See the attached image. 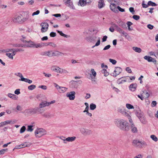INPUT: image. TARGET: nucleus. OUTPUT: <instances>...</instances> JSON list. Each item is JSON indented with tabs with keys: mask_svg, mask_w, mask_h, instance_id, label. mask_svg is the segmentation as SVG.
Instances as JSON below:
<instances>
[{
	"mask_svg": "<svg viewBox=\"0 0 158 158\" xmlns=\"http://www.w3.org/2000/svg\"><path fill=\"white\" fill-rule=\"evenodd\" d=\"M105 4L104 0H99L98 2V7L99 8L101 9L104 6Z\"/></svg>",
	"mask_w": 158,
	"mask_h": 158,
	"instance_id": "412c9836",
	"label": "nucleus"
},
{
	"mask_svg": "<svg viewBox=\"0 0 158 158\" xmlns=\"http://www.w3.org/2000/svg\"><path fill=\"white\" fill-rule=\"evenodd\" d=\"M117 8L118 10L120 11L121 12H123L125 11V10L124 9L122 8L119 6H117Z\"/></svg>",
	"mask_w": 158,
	"mask_h": 158,
	"instance_id": "0e129e2a",
	"label": "nucleus"
},
{
	"mask_svg": "<svg viewBox=\"0 0 158 158\" xmlns=\"http://www.w3.org/2000/svg\"><path fill=\"white\" fill-rule=\"evenodd\" d=\"M137 87V85L136 83L131 84L129 86L130 89L132 91H134L136 89Z\"/></svg>",
	"mask_w": 158,
	"mask_h": 158,
	"instance_id": "6ab92c4d",
	"label": "nucleus"
},
{
	"mask_svg": "<svg viewBox=\"0 0 158 158\" xmlns=\"http://www.w3.org/2000/svg\"><path fill=\"white\" fill-rule=\"evenodd\" d=\"M36 88V86L34 85H31L28 86V88L29 90H32Z\"/></svg>",
	"mask_w": 158,
	"mask_h": 158,
	"instance_id": "ea45409f",
	"label": "nucleus"
},
{
	"mask_svg": "<svg viewBox=\"0 0 158 158\" xmlns=\"http://www.w3.org/2000/svg\"><path fill=\"white\" fill-rule=\"evenodd\" d=\"M75 94L76 93L75 91H71L69 93H67L66 94V96L69 98V100H73L75 98Z\"/></svg>",
	"mask_w": 158,
	"mask_h": 158,
	"instance_id": "1a4fd4ad",
	"label": "nucleus"
},
{
	"mask_svg": "<svg viewBox=\"0 0 158 158\" xmlns=\"http://www.w3.org/2000/svg\"><path fill=\"white\" fill-rule=\"evenodd\" d=\"M82 81H71L69 82L70 86L72 88H77L79 84H81Z\"/></svg>",
	"mask_w": 158,
	"mask_h": 158,
	"instance_id": "0eeeda50",
	"label": "nucleus"
},
{
	"mask_svg": "<svg viewBox=\"0 0 158 158\" xmlns=\"http://www.w3.org/2000/svg\"><path fill=\"white\" fill-rule=\"evenodd\" d=\"M26 130V127L25 126H23L20 129V133H23Z\"/></svg>",
	"mask_w": 158,
	"mask_h": 158,
	"instance_id": "a18cd8bd",
	"label": "nucleus"
},
{
	"mask_svg": "<svg viewBox=\"0 0 158 158\" xmlns=\"http://www.w3.org/2000/svg\"><path fill=\"white\" fill-rule=\"evenodd\" d=\"M110 47V45L109 44L105 46L103 49V50H106L108 49Z\"/></svg>",
	"mask_w": 158,
	"mask_h": 158,
	"instance_id": "774afa93",
	"label": "nucleus"
},
{
	"mask_svg": "<svg viewBox=\"0 0 158 158\" xmlns=\"http://www.w3.org/2000/svg\"><path fill=\"white\" fill-rule=\"evenodd\" d=\"M123 114L124 116H127L128 117V119L130 122H132V120L131 118L130 114L127 112L126 110L124 112V114Z\"/></svg>",
	"mask_w": 158,
	"mask_h": 158,
	"instance_id": "b1692460",
	"label": "nucleus"
},
{
	"mask_svg": "<svg viewBox=\"0 0 158 158\" xmlns=\"http://www.w3.org/2000/svg\"><path fill=\"white\" fill-rule=\"evenodd\" d=\"M140 141L138 140H134L133 141V143L134 146L138 147L139 148L140 147Z\"/></svg>",
	"mask_w": 158,
	"mask_h": 158,
	"instance_id": "393cba45",
	"label": "nucleus"
},
{
	"mask_svg": "<svg viewBox=\"0 0 158 158\" xmlns=\"http://www.w3.org/2000/svg\"><path fill=\"white\" fill-rule=\"evenodd\" d=\"M129 11H130V12H131V13H132V14H134V13H135V10H134V8L132 7H130L129 8Z\"/></svg>",
	"mask_w": 158,
	"mask_h": 158,
	"instance_id": "e2e57ef3",
	"label": "nucleus"
},
{
	"mask_svg": "<svg viewBox=\"0 0 158 158\" xmlns=\"http://www.w3.org/2000/svg\"><path fill=\"white\" fill-rule=\"evenodd\" d=\"M122 69L119 67H116L115 68V70L113 73V76L114 77H116L118 75L122 72Z\"/></svg>",
	"mask_w": 158,
	"mask_h": 158,
	"instance_id": "9d476101",
	"label": "nucleus"
},
{
	"mask_svg": "<svg viewBox=\"0 0 158 158\" xmlns=\"http://www.w3.org/2000/svg\"><path fill=\"white\" fill-rule=\"evenodd\" d=\"M113 26L114 27H115L116 30L118 32H120L121 31V29L118 26L115 24H113Z\"/></svg>",
	"mask_w": 158,
	"mask_h": 158,
	"instance_id": "79ce46f5",
	"label": "nucleus"
},
{
	"mask_svg": "<svg viewBox=\"0 0 158 158\" xmlns=\"http://www.w3.org/2000/svg\"><path fill=\"white\" fill-rule=\"evenodd\" d=\"M89 107L90 110H93L96 108V106L95 104L91 103Z\"/></svg>",
	"mask_w": 158,
	"mask_h": 158,
	"instance_id": "4c0bfd02",
	"label": "nucleus"
},
{
	"mask_svg": "<svg viewBox=\"0 0 158 158\" xmlns=\"http://www.w3.org/2000/svg\"><path fill=\"white\" fill-rule=\"evenodd\" d=\"M55 86L60 93H64L67 90L68 88L60 86L56 83L54 84Z\"/></svg>",
	"mask_w": 158,
	"mask_h": 158,
	"instance_id": "39448f33",
	"label": "nucleus"
},
{
	"mask_svg": "<svg viewBox=\"0 0 158 158\" xmlns=\"http://www.w3.org/2000/svg\"><path fill=\"white\" fill-rule=\"evenodd\" d=\"M114 122L115 125L122 131H127L129 130L128 123L123 119L119 118L116 119Z\"/></svg>",
	"mask_w": 158,
	"mask_h": 158,
	"instance_id": "f257e3e1",
	"label": "nucleus"
},
{
	"mask_svg": "<svg viewBox=\"0 0 158 158\" xmlns=\"http://www.w3.org/2000/svg\"><path fill=\"white\" fill-rule=\"evenodd\" d=\"M151 138L155 141H157L158 140V139L157 137L154 135H152L151 136Z\"/></svg>",
	"mask_w": 158,
	"mask_h": 158,
	"instance_id": "49530a36",
	"label": "nucleus"
},
{
	"mask_svg": "<svg viewBox=\"0 0 158 158\" xmlns=\"http://www.w3.org/2000/svg\"><path fill=\"white\" fill-rule=\"evenodd\" d=\"M80 131L81 134L85 136L90 135L92 134V131L91 130L84 128H80Z\"/></svg>",
	"mask_w": 158,
	"mask_h": 158,
	"instance_id": "7ed1b4c3",
	"label": "nucleus"
},
{
	"mask_svg": "<svg viewBox=\"0 0 158 158\" xmlns=\"http://www.w3.org/2000/svg\"><path fill=\"white\" fill-rule=\"evenodd\" d=\"M144 59L147 60L149 62L152 61V57L150 56H146L144 57Z\"/></svg>",
	"mask_w": 158,
	"mask_h": 158,
	"instance_id": "2f4dec72",
	"label": "nucleus"
},
{
	"mask_svg": "<svg viewBox=\"0 0 158 158\" xmlns=\"http://www.w3.org/2000/svg\"><path fill=\"white\" fill-rule=\"evenodd\" d=\"M11 53H6V55L8 57V58L11 59L13 60V56L15 55V54L13 52V51H12Z\"/></svg>",
	"mask_w": 158,
	"mask_h": 158,
	"instance_id": "4be33fe9",
	"label": "nucleus"
},
{
	"mask_svg": "<svg viewBox=\"0 0 158 158\" xmlns=\"http://www.w3.org/2000/svg\"><path fill=\"white\" fill-rule=\"evenodd\" d=\"M56 50H55L54 51H51L52 52H51V57L53 56H56Z\"/></svg>",
	"mask_w": 158,
	"mask_h": 158,
	"instance_id": "69168bd1",
	"label": "nucleus"
},
{
	"mask_svg": "<svg viewBox=\"0 0 158 158\" xmlns=\"http://www.w3.org/2000/svg\"><path fill=\"white\" fill-rule=\"evenodd\" d=\"M126 110L123 108H119L118 110V111L122 114H123Z\"/></svg>",
	"mask_w": 158,
	"mask_h": 158,
	"instance_id": "58836bf2",
	"label": "nucleus"
},
{
	"mask_svg": "<svg viewBox=\"0 0 158 158\" xmlns=\"http://www.w3.org/2000/svg\"><path fill=\"white\" fill-rule=\"evenodd\" d=\"M100 43V38H98V40L97 42L96 43L95 45L92 47V48H94L96 46H99Z\"/></svg>",
	"mask_w": 158,
	"mask_h": 158,
	"instance_id": "09e8293b",
	"label": "nucleus"
},
{
	"mask_svg": "<svg viewBox=\"0 0 158 158\" xmlns=\"http://www.w3.org/2000/svg\"><path fill=\"white\" fill-rule=\"evenodd\" d=\"M125 37L128 40H131V37L129 36L127 33H126L124 35Z\"/></svg>",
	"mask_w": 158,
	"mask_h": 158,
	"instance_id": "de8ad7c7",
	"label": "nucleus"
},
{
	"mask_svg": "<svg viewBox=\"0 0 158 158\" xmlns=\"http://www.w3.org/2000/svg\"><path fill=\"white\" fill-rule=\"evenodd\" d=\"M29 18V15H27L25 18H22V21H21V23H22L28 19Z\"/></svg>",
	"mask_w": 158,
	"mask_h": 158,
	"instance_id": "c9c22d12",
	"label": "nucleus"
},
{
	"mask_svg": "<svg viewBox=\"0 0 158 158\" xmlns=\"http://www.w3.org/2000/svg\"><path fill=\"white\" fill-rule=\"evenodd\" d=\"M21 41L25 43V44L23 45L24 47H35V44L34 42L31 40L27 41L26 40H23L21 39Z\"/></svg>",
	"mask_w": 158,
	"mask_h": 158,
	"instance_id": "20e7f679",
	"label": "nucleus"
},
{
	"mask_svg": "<svg viewBox=\"0 0 158 158\" xmlns=\"http://www.w3.org/2000/svg\"><path fill=\"white\" fill-rule=\"evenodd\" d=\"M35 108H30L25 110V112L29 115L34 114L36 113Z\"/></svg>",
	"mask_w": 158,
	"mask_h": 158,
	"instance_id": "9b49d317",
	"label": "nucleus"
},
{
	"mask_svg": "<svg viewBox=\"0 0 158 158\" xmlns=\"http://www.w3.org/2000/svg\"><path fill=\"white\" fill-rule=\"evenodd\" d=\"M40 13V11L39 10H37L35 12H33L32 14V16H33L35 15H38Z\"/></svg>",
	"mask_w": 158,
	"mask_h": 158,
	"instance_id": "680f3d73",
	"label": "nucleus"
},
{
	"mask_svg": "<svg viewBox=\"0 0 158 158\" xmlns=\"http://www.w3.org/2000/svg\"><path fill=\"white\" fill-rule=\"evenodd\" d=\"M91 72L92 75L94 76V78L95 77H96V72H95L94 69H91Z\"/></svg>",
	"mask_w": 158,
	"mask_h": 158,
	"instance_id": "8fccbe9b",
	"label": "nucleus"
},
{
	"mask_svg": "<svg viewBox=\"0 0 158 158\" xmlns=\"http://www.w3.org/2000/svg\"><path fill=\"white\" fill-rule=\"evenodd\" d=\"M23 51L24 50L22 48L10 49H7V50L6 51V52H12V51H13L15 55L16 52L20 51Z\"/></svg>",
	"mask_w": 158,
	"mask_h": 158,
	"instance_id": "f3484780",
	"label": "nucleus"
},
{
	"mask_svg": "<svg viewBox=\"0 0 158 158\" xmlns=\"http://www.w3.org/2000/svg\"><path fill=\"white\" fill-rule=\"evenodd\" d=\"M76 139V137L75 136H73L71 137H68L67 138L63 140L64 141V143H67L66 141L71 142L74 141Z\"/></svg>",
	"mask_w": 158,
	"mask_h": 158,
	"instance_id": "4468645a",
	"label": "nucleus"
},
{
	"mask_svg": "<svg viewBox=\"0 0 158 158\" xmlns=\"http://www.w3.org/2000/svg\"><path fill=\"white\" fill-rule=\"evenodd\" d=\"M133 49L134 50L135 52L140 53L142 51L141 49L139 48H138L136 47H133Z\"/></svg>",
	"mask_w": 158,
	"mask_h": 158,
	"instance_id": "7c9ffc66",
	"label": "nucleus"
},
{
	"mask_svg": "<svg viewBox=\"0 0 158 158\" xmlns=\"http://www.w3.org/2000/svg\"><path fill=\"white\" fill-rule=\"evenodd\" d=\"M48 102L45 101L40 103L39 104V106H40L42 108L45 107L46 106H48Z\"/></svg>",
	"mask_w": 158,
	"mask_h": 158,
	"instance_id": "5701e85b",
	"label": "nucleus"
},
{
	"mask_svg": "<svg viewBox=\"0 0 158 158\" xmlns=\"http://www.w3.org/2000/svg\"><path fill=\"white\" fill-rule=\"evenodd\" d=\"M33 126L29 125L27 126V131H28L32 132L33 130V129L32 128Z\"/></svg>",
	"mask_w": 158,
	"mask_h": 158,
	"instance_id": "a19ab883",
	"label": "nucleus"
},
{
	"mask_svg": "<svg viewBox=\"0 0 158 158\" xmlns=\"http://www.w3.org/2000/svg\"><path fill=\"white\" fill-rule=\"evenodd\" d=\"M42 27L41 31L42 32L44 33L46 32L48 28L49 24L46 22L42 23L41 24Z\"/></svg>",
	"mask_w": 158,
	"mask_h": 158,
	"instance_id": "423d86ee",
	"label": "nucleus"
},
{
	"mask_svg": "<svg viewBox=\"0 0 158 158\" xmlns=\"http://www.w3.org/2000/svg\"><path fill=\"white\" fill-rule=\"evenodd\" d=\"M126 107L128 109H131L134 108V106L130 104H126Z\"/></svg>",
	"mask_w": 158,
	"mask_h": 158,
	"instance_id": "37998d69",
	"label": "nucleus"
},
{
	"mask_svg": "<svg viewBox=\"0 0 158 158\" xmlns=\"http://www.w3.org/2000/svg\"><path fill=\"white\" fill-rule=\"evenodd\" d=\"M130 123L131 128L132 132L133 133H137L138 131L137 128L136 127H135L132 120V122H130Z\"/></svg>",
	"mask_w": 158,
	"mask_h": 158,
	"instance_id": "dca6fc26",
	"label": "nucleus"
},
{
	"mask_svg": "<svg viewBox=\"0 0 158 158\" xmlns=\"http://www.w3.org/2000/svg\"><path fill=\"white\" fill-rule=\"evenodd\" d=\"M148 6H157V4L151 1H149L148 2Z\"/></svg>",
	"mask_w": 158,
	"mask_h": 158,
	"instance_id": "f704fd0d",
	"label": "nucleus"
},
{
	"mask_svg": "<svg viewBox=\"0 0 158 158\" xmlns=\"http://www.w3.org/2000/svg\"><path fill=\"white\" fill-rule=\"evenodd\" d=\"M65 54L64 53H62L58 51L57 50L56 51V56L57 57H59L60 56H64Z\"/></svg>",
	"mask_w": 158,
	"mask_h": 158,
	"instance_id": "c85d7f7f",
	"label": "nucleus"
},
{
	"mask_svg": "<svg viewBox=\"0 0 158 158\" xmlns=\"http://www.w3.org/2000/svg\"><path fill=\"white\" fill-rule=\"evenodd\" d=\"M7 150L8 149L7 148L4 149L0 150V155L4 154L5 152H6Z\"/></svg>",
	"mask_w": 158,
	"mask_h": 158,
	"instance_id": "3c124183",
	"label": "nucleus"
},
{
	"mask_svg": "<svg viewBox=\"0 0 158 158\" xmlns=\"http://www.w3.org/2000/svg\"><path fill=\"white\" fill-rule=\"evenodd\" d=\"M140 147L139 148H142L143 147H145L147 146V144L144 141H140Z\"/></svg>",
	"mask_w": 158,
	"mask_h": 158,
	"instance_id": "c756f323",
	"label": "nucleus"
},
{
	"mask_svg": "<svg viewBox=\"0 0 158 158\" xmlns=\"http://www.w3.org/2000/svg\"><path fill=\"white\" fill-rule=\"evenodd\" d=\"M129 77H122L118 79L117 81V83L118 84H121L127 81V79Z\"/></svg>",
	"mask_w": 158,
	"mask_h": 158,
	"instance_id": "ddd939ff",
	"label": "nucleus"
},
{
	"mask_svg": "<svg viewBox=\"0 0 158 158\" xmlns=\"http://www.w3.org/2000/svg\"><path fill=\"white\" fill-rule=\"evenodd\" d=\"M132 18L135 20H138L139 19L140 17L139 15H135L133 16Z\"/></svg>",
	"mask_w": 158,
	"mask_h": 158,
	"instance_id": "5fc2aeb1",
	"label": "nucleus"
},
{
	"mask_svg": "<svg viewBox=\"0 0 158 158\" xmlns=\"http://www.w3.org/2000/svg\"><path fill=\"white\" fill-rule=\"evenodd\" d=\"M19 89H17L15 91V94L17 95H19L20 93Z\"/></svg>",
	"mask_w": 158,
	"mask_h": 158,
	"instance_id": "338daca9",
	"label": "nucleus"
},
{
	"mask_svg": "<svg viewBox=\"0 0 158 158\" xmlns=\"http://www.w3.org/2000/svg\"><path fill=\"white\" fill-rule=\"evenodd\" d=\"M21 145L23 148L25 147H30L31 145V143L29 142H25L21 144Z\"/></svg>",
	"mask_w": 158,
	"mask_h": 158,
	"instance_id": "cd10ccee",
	"label": "nucleus"
},
{
	"mask_svg": "<svg viewBox=\"0 0 158 158\" xmlns=\"http://www.w3.org/2000/svg\"><path fill=\"white\" fill-rule=\"evenodd\" d=\"M101 72L102 73L104 74L105 76H107L109 75V73L107 72L106 69H103L101 71Z\"/></svg>",
	"mask_w": 158,
	"mask_h": 158,
	"instance_id": "72a5a7b5",
	"label": "nucleus"
},
{
	"mask_svg": "<svg viewBox=\"0 0 158 158\" xmlns=\"http://www.w3.org/2000/svg\"><path fill=\"white\" fill-rule=\"evenodd\" d=\"M13 47H23V45H22L20 44H14L13 45Z\"/></svg>",
	"mask_w": 158,
	"mask_h": 158,
	"instance_id": "864d4df0",
	"label": "nucleus"
},
{
	"mask_svg": "<svg viewBox=\"0 0 158 158\" xmlns=\"http://www.w3.org/2000/svg\"><path fill=\"white\" fill-rule=\"evenodd\" d=\"M51 52H52L51 51L43 52H41L40 55L42 56H47L49 57H51Z\"/></svg>",
	"mask_w": 158,
	"mask_h": 158,
	"instance_id": "a211bd4d",
	"label": "nucleus"
},
{
	"mask_svg": "<svg viewBox=\"0 0 158 158\" xmlns=\"http://www.w3.org/2000/svg\"><path fill=\"white\" fill-rule=\"evenodd\" d=\"M87 4L85 0H79L78 3V5L81 6H84Z\"/></svg>",
	"mask_w": 158,
	"mask_h": 158,
	"instance_id": "aec40b11",
	"label": "nucleus"
},
{
	"mask_svg": "<svg viewBox=\"0 0 158 158\" xmlns=\"http://www.w3.org/2000/svg\"><path fill=\"white\" fill-rule=\"evenodd\" d=\"M140 118H139V119L141 122L143 124H145L146 123V121L145 118H144L143 115H142V116H140Z\"/></svg>",
	"mask_w": 158,
	"mask_h": 158,
	"instance_id": "bb28decb",
	"label": "nucleus"
},
{
	"mask_svg": "<svg viewBox=\"0 0 158 158\" xmlns=\"http://www.w3.org/2000/svg\"><path fill=\"white\" fill-rule=\"evenodd\" d=\"M111 10L115 13L118 12V11L116 8V5L114 3H111L110 6Z\"/></svg>",
	"mask_w": 158,
	"mask_h": 158,
	"instance_id": "2eb2a0df",
	"label": "nucleus"
},
{
	"mask_svg": "<svg viewBox=\"0 0 158 158\" xmlns=\"http://www.w3.org/2000/svg\"><path fill=\"white\" fill-rule=\"evenodd\" d=\"M35 109L36 110V112H39V113H41L43 112V111L42 110L41 108H42L40 107V106H39L38 107H35Z\"/></svg>",
	"mask_w": 158,
	"mask_h": 158,
	"instance_id": "473e14b6",
	"label": "nucleus"
},
{
	"mask_svg": "<svg viewBox=\"0 0 158 158\" xmlns=\"http://www.w3.org/2000/svg\"><path fill=\"white\" fill-rule=\"evenodd\" d=\"M3 122H4L5 125L7 124H10L12 123L11 120H7Z\"/></svg>",
	"mask_w": 158,
	"mask_h": 158,
	"instance_id": "6e6d98bb",
	"label": "nucleus"
},
{
	"mask_svg": "<svg viewBox=\"0 0 158 158\" xmlns=\"http://www.w3.org/2000/svg\"><path fill=\"white\" fill-rule=\"evenodd\" d=\"M119 26L123 28H126L127 27L126 24L122 22L120 24Z\"/></svg>",
	"mask_w": 158,
	"mask_h": 158,
	"instance_id": "603ef678",
	"label": "nucleus"
},
{
	"mask_svg": "<svg viewBox=\"0 0 158 158\" xmlns=\"http://www.w3.org/2000/svg\"><path fill=\"white\" fill-rule=\"evenodd\" d=\"M16 109L19 111H21L22 110V108L19 105H17L16 106Z\"/></svg>",
	"mask_w": 158,
	"mask_h": 158,
	"instance_id": "052dcab7",
	"label": "nucleus"
},
{
	"mask_svg": "<svg viewBox=\"0 0 158 158\" xmlns=\"http://www.w3.org/2000/svg\"><path fill=\"white\" fill-rule=\"evenodd\" d=\"M21 21L22 16H16L12 19V21L14 23H21Z\"/></svg>",
	"mask_w": 158,
	"mask_h": 158,
	"instance_id": "f8f14e48",
	"label": "nucleus"
},
{
	"mask_svg": "<svg viewBox=\"0 0 158 158\" xmlns=\"http://www.w3.org/2000/svg\"><path fill=\"white\" fill-rule=\"evenodd\" d=\"M56 31L58 33H59L60 35L64 37L65 38H67L68 37V35H66L64 34L62 31H59V30H57Z\"/></svg>",
	"mask_w": 158,
	"mask_h": 158,
	"instance_id": "e433bc0d",
	"label": "nucleus"
},
{
	"mask_svg": "<svg viewBox=\"0 0 158 158\" xmlns=\"http://www.w3.org/2000/svg\"><path fill=\"white\" fill-rule=\"evenodd\" d=\"M71 0H64L63 2L65 4L67 5L70 8L74 10L75 9V7L73 5V2L71 1Z\"/></svg>",
	"mask_w": 158,
	"mask_h": 158,
	"instance_id": "6e6552de",
	"label": "nucleus"
},
{
	"mask_svg": "<svg viewBox=\"0 0 158 158\" xmlns=\"http://www.w3.org/2000/svg\"><path fill=\"white\" fill-rule=\"evenodd\" d=\"M44 46V43H41V44H35V47L36 48L38 47H41Z\"/></svg>",
	"mask_w": 158,
	"mask_h": 158,
	"instance_id": "c03bdc74",
	"label": "nucleus"
},
{
	"mask_svg": "<svg viewBox=\"0 0 158 158\" xmlns=\"http://www.w3.org/2000/svg\"><path fill=\"white\" fill-rule=\"evenodd\" d=\"M52 68L53 70L54 71L61 73V72H60V71H61L62 69H61L59 67L56 66H54Z\"/></svg>",
	"mask_w": 158,
	"mask_h": 158,
	"instance_id": "a878e982",
	"label": "nucleus"
},
{
	"mask_svg": "<svg viewBox=\"0 0 158 158\" xmlns=\"http://www.w3.org/2000/svg\"><path fill=\"white\" fill-rule=\"evenodd\" d=\"M35 136L37 138H40L46 134V131L44 129L42 128L38 129L35 132Z\"/></svg>",
	"mask_w": 158,
	"mask_h": 158,
	"instance_id": "f03ea898",
	"label": "nucleus"
},
{
	"mask_svg": "<svg viewBox=\"0 0 158 158\" xmlns=\"http://www.w3.org/2000/svg\"><path fill=\"white\" fill-rule=\"evenodd\" d=\"M109 60L110 62H111L113 64H115L117 63V61L114 59H110Z\"/></svg>",
	"mask_w": 158,
	"mask_h": 158,
	"instance_id": "4d7b16f0",
	"label": "nucleus"
},
{
	"mask_svg": "<svg viewBox=\"0 0 158 158\" xmlns=\"http://www.w3.org/2000/svg\"><path fill=\"white\" fill-rule=\"evenodd\" d=\"M39 88H41L44 90H46L47 89V86L44 85H41L39 86Z\"/></svg>",
	"mask_w": 158,
	"mask_h": 158,
	"instance_id": "13d9d810",
	"label": "nucleus"
},
{
	"mask_svg": "<svg viewBox=\"0 0 158 158\" xmlns=\"http://www.w3.org/2000/svg\"><path fill=\"white\" fill-rule=\"evenodd\" d=\"M56 33L53 32H51L50 34V36L51 37H54L56 36Z\"/></svg>",
	"mask_w": 158,
	"mask_h": 158,
	"instance_id": "bf43d9fd",
	"label": "nucleus"
}]
</instances>
